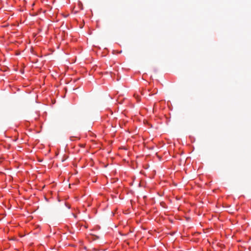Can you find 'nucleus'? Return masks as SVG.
<instances>
[{"label":"nucleus","instance_id":"obj_9","mask_svg":"<svg viewBox=\"0 0 251 251\" xmlns=\"http://www.w3.org/2000/svg\"><path fill=\"white\" fill-rule=\"evenodd\" d=\"M15 54L16 55H19L20 54V52H18V51H16V53H15Z\"/></svg>","mask_w":251,"mask_h":251},{"label":"nucleus","instance_id":"obj_6","mask_svg":"<svg viewBox=\"0 0 251 251\" xmlns=\"http://www.w3.org/2000/svg\"><path fill=\"white\" fill-rule=\"evenodd\" d=\"M78 146L81 148H85L86 146L85 143L79 144Z\"/></svg>","mask_w":251,"mask_h":251},{"label":"nucleus","instance_id":"obj_3","mask_svg":"<svg viewBox=\"0 0 251 251\" xmlns=\"http://www.w3.org/2000/svg\"><path fill=\"white\" fill-rule=\"evenodd\" d=\"M112 52L113 54H118L122 52V50L119 49H118L116 50H113L112 51Z\"/></svg>","mask_w":251,"mask_h":251},{"label":"nucleus","instance_id":"obj_8","mask_svg":"<svg viewBox=\"0 0 251 251\" xmlns=\"http://www.w3.org/2000/svg\"><path fill=\"white\" fill-rule=\"evenodd\" d=\"M33 51H34V48H31L30 49V51H31L32 53H33Z\"/></svg>","mask_w":251,"mask_h":251},{"label":"nucleus","instance_id":"obj_4","mask_svg":"<svg viewBox=\"0 0 251 251\" xmlns=\"http://www.w3.org/2000/svg\"><path fill=\"white\" fill-rule=\"evenodd\" d=\"M158 104V103H154V104L153 105V111L154 112L157 111Z\"/></svg>","mask_w":251,"mask_h":251},{"label":"nucleus","instance_id":"obj_12","mask_svg":"<svg viewBox=\"0 0 251 251\" xmlns=\"http://www.w3.org/2000/svg\"><path fill=\"white\" fill-rule=\"evenodd\" d=\"M104 49V50H107V48H105Z\"/></svg>","mask_w":251,"mask_h":251},{"label":"nucleus","instance_id":"obj_1","mask_svg":"<svg viewBox=\"0 0 251 251\" xmlns=\"http://www.w3.org/2000/svg\"><path fill=\"white\" fill-rule=\"evenodd\" d=\"M76 226L79 230H84L88 228V224L84 221H79L76 223Z\"/></svg>","mask_w":251,"mask_h":251},{"label":"nucleus","instance_id":"obj_10","mask_svg":"<svg viewBox=\"0 0 251 251\" xmlns=\"http://www.w3.org/2000/svg\"><path fill=\"white\" fill-rule=\"evenodd\" d=\"M140 94H141V95H144V91H141V92H140Z\"/></svg>","mask_w":251,"mask_h":251},{"label":"nucleus","instance_id":"obj_7","mask_svg":"<svg viewBox=\"0 0 251 251\" xmlns=\"http://www.w3.org/2000/svg\"><path fill=\"white\" fill-rule=\"evenodd\" d=\"M41 53L42 54V55H44V56L47 55V54H46V53H44L43 52V50H41Z\"/></svg>","mask_w":251,"mask_h":251},{"label":"nucleus","instance_id":"obj_5","mask_svg":"<svg viewBox=\"0 0 251 251\" xmlns=\"http://www.w3.org/2000/svg\"><path fill=\"white\" fill-rule=\"evenodd\" d=\"M157 89H154L153 90V93H152V94L150 93V94H149V96L153 95H154V94H156V93H157Z\"/></svg>","mask_w":251,"mask_h":251},{"label":"nucleus","instance_id":"obj_11","mask_svg":"<svg viewBox=\"0 0 251 251\" xmlns=\"http://www.w3.org/2000/svg\"><path fill=\"white\" fill-rule=\"evenodd\" d=\"M173 185H174V186L176 185V184L174 182L173 183Z\"/></svg>","mask_w":251,"mask_h":251},{"label":"nucleus","instance_id":"obj_2","mask_svg":"<svg viewBox=\"0 0 251 251\" xmlns=\"http://www.w3.org/2000/svg\"><path fill=\"white\" fill-rule=\"evenodd\" d=\"M133 97L136 100L137 102H139L141 100V96L140 94H138L137 93H135L133 94Z\"/></svg>","mask_w":251,"mask_h":251}]
</instances>
